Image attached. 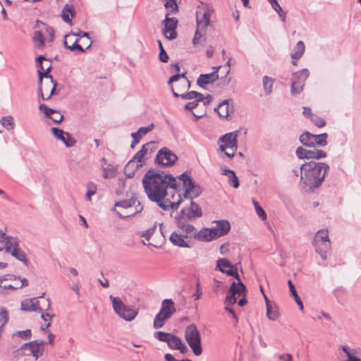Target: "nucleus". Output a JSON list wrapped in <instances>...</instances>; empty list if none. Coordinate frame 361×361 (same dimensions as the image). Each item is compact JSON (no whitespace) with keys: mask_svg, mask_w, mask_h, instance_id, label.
I'll use <instances>...</instances> for the list:
<instances>
[{"mask_svg":"<svg viewBox=\"0 0 361 361\" xmlns=\"http://www.w3.org/2000/svg\"><path fill=\"white\" fill-rule=\"evenodd\" d=\"M178 180V177L174 178L171 174L150 169L144 175L142 183L149 200L156 202L163 210L168 211L177 209L182 200L180 195H178L177 202H172L168 197V188L172 189L173 193L177 190Z\"/></svg>","mask_w":361,"mask_h":361,"instance_id":"nucleus-1","label":"nucleus"},{"mask_svg":"<svg viewBox=\"0 0 361 361\" xmlns=\"http://www.w3.org/2000/svg\"><path fill=\"white\" fill-rule=\"evenodd\" d=\"M178 178L183 184V197L190 200V205L183 208L180 212L175 216L174 220L190 223L202 216L201 207L193 201L194 198L201 195L202 188L187 173L178 176Z\"/></svg>","mask_w":361,"mask_h":361,"instance_id":"nucleus-2","label":"nucleus"},{"mask_svg":"<svg viewBox=\"0 0 361 361\" xmlns=\"http://www.w3.org/2000/svg\"><path fill=\"white\" fill-rule=\"evenodd\" d=\"M329 169V166L324 162L311 161L302 164L301 187L307 192H313L324 182Z\"/></svg>","mask_w":361,"mask_h":361,"instance_id":"nucleus-3","label":"nucleus"},{"mask_svg":"<svg viewBox=\"0 0 361 361\" xmlns=\"http://www.w3.org/2000/svg\"><path fill=\"white\" fill-rule=\"evenodd\" d=\"M216 269L221 272L226 274L228 276L235 277L238 281V286L235 282L231 283L225 301L228 305H234L237 301L235 295H238L240 296L246 288L240 279V276L237 272V267L233 265L226 258H220L216 261Z\"/></svg>","mask_w":361,"mask_h":361,"instance_id":"nucleus-4","label":"nucleus"},{"mask_svg":"<svg viewBox=\"0 0 361 361\" xmlns=\"http://www.w3.org/2000/svg\"><path fill=\"white\" fill-rule=\"evenodd\" d=\"M214 10L208 5L198 8L196 12V30L192 39L194 45H204L206 42L207 29L210 25V18Z\"/></svg>","mask_w":361,"mask_h":361,"instance_id":"nucleus-5","label":"nucleus"},{"mask_svg":"<svg viewBox=\"0 0 361 361\" xmlns=\"http://www.w3.org/2000/svg\"><path fill=\"white\" fill-rule=\"evenodd\" d=\"M176 312L175 303L171 299H165L161 302V309L153 322L154 329H161Z\"/></svg>","mask_w":361,"mask_h":361,"instance_id":"nucleus-6","label":"nucleus"},{"mask_svg":"<svg viewBox=\"0 0 361 361\" xmlns=\"http://www.w3.org/2000/svg\"><path fill=\"white\" fill-rule=\"evenodd\" d=\"M312 245L315 252L320 255L323 260H326L327 259V252L331 249L328 230L322 229L318 231L314 236Z\"/></svg>","mask_w":361,"mask_h":361,"instance_id":"nucleus-7","label":"nucleus"},{"mask_svg":"<svg viewBox=\"0 0 361 361\" xmlns=\"http://www.w3.org/2000/svg\"><path fill=\"white\" fill-rule=\"evenodd\" d=\"M184 337L193 353L197 356L200 355L202 353L201 336L195 324H190L185 328Z\"/></svg>","mask_w":361,"mask_h":361,"instance_id":"nucleus-8","label":"nucleus"},{"mask_svg":"<svg viewBox=\"0 0 361 361\" xmlns=\"http://www.w3.org/2000/svg\"><path fill=\"white\" fill-rule=\"evenodd\" d=\"M238 135L239 131L235 130L226 133L219 138V141L224 143L220 145V150L224 152L228 158H233L237 151Z\"/></svg>","mask_w":361,"mask_h":361,"instance_id":"nucleus-9","label":"nucleus"},{"mask_svg":"<svg viewBox=\"0 0 361 361\" xmlns=\"http://www.w3.org/2000/svg\"><path fill=\"white\" fill-rule=\"evenodd\" d=\"M110 299L112 301L114 311L123 319L130 322L137 315L138 310L126 305L120 298L111 295Z\"/></svg>","mask_w":361,"mask_h":361,"instance_id":"nucleus-10","label":"nucleus"},{"mask_svg":"<svg viewBox=\"0 0 361 361\" xmlns=\"http://www.w3.org/2000/svg\"><path fill=\"white\" fill-rule=\"evenodd\" d=\"M327 134L314 135L305 132L300 136V142L307 147H324L327 145Z\"/></svg>","mask_w":361,"mask_h":361,"instance_id":"nucleus-11","label":"nucleus"},{"mask_svg":"<svg viewBox=\"0 0 361 361\" xmlns=\"http://www.w3.org/2000/svg\"><path fill=\"white\" fill-rule=\"evenodd\" d=\"M310 73L307 68L293 74L291 82V94L293 95L300 94L305 85V81L309 77Z\"/></svg>","mask_w":361,"mask_h":361,"instance_id":"nucleus-12","label":"nucleus"},{"mask_svg":"<svg viewBox=\"0 0 361 361\" xmlns=\"http://www.w3.org/2000/svg\"><path fill=\"white\" fill-rule=\"evenodd\" d=\"M3 250H5L7 252H10L12 256L20 261H23V257L20 255V250L16 238L8 237L0 240V251Z\"/></svg>","mask_w":361,"mask_h":361,"instance_id":"nucleus-13","label":"nucleus"},{"mask_svg":"<svg viewBox=\"0 0 361 361\" xmlns=\"http://www.w3.org/2000/svg\"><path fill=\"white\" fill-rule=\"evenodd\" d=\"M44 341H33L24 343V355L32 356L35 360L40 357L44 350Z\"/></svg>","mask_w":361,"mask_h":361,"instance_id":"nucleus-14","label":"nucleus"},{"mask_svg":"<svg viewBox=\"0 0 361 361\" xmlns=\"http://www.w3.org/2000/svg\"><path fill=\"white\" fill-rule=\"evenodd\" d=\"M164 25L163 29V35L169 40L174 39L177 37L178 33L176 28L178 25V20L174 17H169V13H167L165 19L162 21Z\"/></svg>","mask_w":361,"mask_h":361,"instance_id":"nucleus-15","label":"nucleus"},{"mask_svg":"<svg viewBox=\"0 0 361 361\" xmlns=\"http://www.w3.org/2000/svg\"><path fill=\"white\" fill-rule=\"evenodd\" d=\"M177 160L178 157L166 147L161 148L156 156V161L164 166H172Z\"/></svg>","mask_w":361,"mask_h":361,"instance_id":"nucleus-16","label":"nucleus"},{"mask_svg":"<svg viewBox=\"0 0 361 361\" xmlns=\"http://www.w3.org/2000/svg\"><path fill=\"white\" fill-rule=\"evenodd\" d=\"M44 84L39 88L41 97L43 100L49 99L52 95L57 94L58 92L56 90L57 85L56 81L53 79L44 78Z\"/></svg>","mask_w":361,"mask_h":361,"instance_id":"nucleus-17","label":"nucleus"},{"mask_svg":"<svg viewBox=\"0 0 361 361\" xmlns=\"http://www.w3.org/2000/svg\"><path fill=\"white\" fill-rule=\"evenodd\" d=\"M37 62L39 63V69H38V75L39 81L42 83L43 78H49L51 79V75L49 74L50 71L51 69V61L47 59L45 56L40 55L37 59Z\"/></svg>","mask_w":361,"mask_h":361,"instance_id":"nucleus-18","label":"nucleus"},{"mask_svg":"<svg viewBox=\"0 0 361 361\" xmlns=\"http://www.w3.org/2000/svg\"><path fill=\"white\" fill-rule=\"evenodd\" d=\"M176 224L178 227V231L186 240L188 238H194L196 236V228L190 223L175 220Z\"/></svg>","mask_w":361,"mask_h":361,"instance_id":"nucleus-19","label":"nucleus"},{"mask_svg":"<svg viewBox=\"0 0 361 361\" xmlns=\"http://www.w3.org/2000/svg\"><path fill=\"white\" fill-rule=\"evenodd\" d=\"M51 132L54 137L62 141L66 147H71L75 145L76 141L69 133L64 132L58 128H52Z\"/></svg>","mask_w":361,"mask_h":361,"instance_id":"nucleus-20","label":"nucleus"},{"mask_svg":"<svg viewBox=\"0 0 361 361\" xmlns=\"http://www.w3.org/2000/svg\"><path fill=\"white\" fill-rule=\"evenodd\" d=\"M214 223L216 225L212 228L216 238L226 235L230 231L231 225L227 220L216 221Z\"/></svg>","mask_w":361,"mask_h":361,"instance_id":"nucleus-21","label":"nucleus"},{"mask_svg":"<svg viewBox=\"0 0 361 361\" xmlns=\"http://www.w3.org/2000/svg\"><path fill=\"white\" fill-rule=\"evenodd\" d=\"M177 81H178V85L183 87L181 89H178L180 92H185L190 88V82L185 77V73L176 74L172 75L168 81V85L170 87L173 86L172 83Z\"/></svg>","mask_w":361,"mask_h":361,"instance_id":"nucleus-22","label":"nucleus"},{"mask_svg":"<svg viewBox=\"0 0 361 361\" xmlns=\"http://www.w3.org/2000/svg\"><path fill=\"white\" fill-rule=\"evenodd\" d=\"M83 32L79 31L77 33H71L68 35H65V40H64V46L66 48L70 49L71 51H78L79 52H85V49L82 47L80 44H78V39H76L73 41V44L68 45V40L71 39V37L73 36H78L82 37V33Z\"/></svg>","mask_w":361,"mask_h":361,"instance_id":"nucleus-23","label":"nucleus"},{"mask_svg":"<svg viewBox=\"0 0 361 361\" xmlns=\"http://www.w3.org/2000/svg\"><path fill=\"white\" fill-rule=\"evenodd\" d=\"M136 206H140V202L135 198L125 200L115 203V209L116 211H126L135 208Z\"/></svg>","mask_w":361,"mask_h":361,"instance_id":"nucleus-24","label":"nucleus"},{"mask_svg":"<svg viewBox=\"0 0 361 361\" xmlns=\"http://www.w3.org/2000/svg\"><path fill=\"white\" fill-rule=\"evenodd\" d=\"M167 344L171 349L179 350L181 353L184 354L188 351L186 345L176 335L171 334Z\"/></svg>","mask_w":361,"mask_h":361,"instance_id":"nucleus-25","label":"nucleus"},{"mask_svg":"<svg viewBox=\"0 0 361 361\" xmlns=\"http://www.w3.org/2000/svg\"><path fill=\"white\" fill-rule=\"evenodd\" d=\"M229 99H225L214 109L220 117L227 118L233 112V106L229 105Z\"/></svg>","mask_w":361,"mask_h":361,"instance_id":"nucleus-26","label":"nucleus"},{"mask_svg":"<svg viewBox=\"0 0 361 361\" xmlns=\"http://www.w3.org/2000/svg\"><path fill=\"white\" fill-rule=\"evenodd\" d=\"M11 281V276H8L6 278H0V293H3V289L7 290H16L18 288H23V279L20 277L18 278V281L16 286H13L11 283H9V281Z\"/></svg>","mask_w":361,"mask_h":361,"instance_id":"nucleus-27","label":"nucleus"},{"mask_svg":"<svg viewBox=\"0 0 361 361\" xmlns=\"http://www.w3.org/2000/svg\"><path fill=\"white\" fill-rule=\"evenodd\" d=\"M219 78V74L216 71H213L209 74H201L197 80V84L202 88H204L205 85H209L214 82Z\"/></svg>","mask_w":361,"mask_h":361,"instance_id":"nucleus-28","label":"nucleus"},{"mask_svg":"<svg viewBox=\"0 0 361 361\" xmlns=\"http://www.w3.org/2000/svg\"><path fill=\"white\" fill-rule=\"evenodd\" d=\"M171 90L174 97H180L183 99H189V100L197 99V101H200V100L202 99V98H203V94L202 93L196 92V91H191L189 92H182L179 94L174 90L173 86H171Z\"/></svg>","mask_w":361,"mask_h":361,"instance_id":"nucleus-29","label":"nucleus"},{"mask_svg":"<svg viewBox=\"0 0 361 361\" xmlns=\"http://www.w3.org/2000/svg\"><path fill=\"white\" fill-rule=\"evenodd\" d=\"M169 240L175 246L188 248L190 247V245L178 231H175L171 233L169 237Z\"/></svg>","mask_w":361,"mask_h":361,"instance_id":"nucleus-30","label":"nucleus"},{"mask_svg":"<svg viewBox=\"0 0 361 361\" xmlns=\"http://www.w3.org/2000/svg\"><path fill=\"white\" fill-rule=\"evenodd\" d=\"M195 238L198 239L199 240L205 242H209L216 239V238L214 236V233L212 228H204L199 231L196 230Z\"/></svg>","mask_w":361,"mask_h":361,"instance_id":"nucleus-31","label":"nucleus"},{"mask_svg":"<svg viewBox=\"0 0 361 361\" xmlns=\"http://www.w3.org/2000/svg\"><path fill=\"white\" fill-rule=\"evenodd\" d=\"M142 166V164H138L132 159L130 160L124 168V173L128 178H133L139 168Z\"/></svg>","mask_w":361,"mask_h":361,"instance_id":"nucleus-32","label":"nucleus"},{"mask_svg":"<svg viewBox=\"0 0 361 361\" xmlns=\"http://www.w3.org/2000/svg\"><path fill=\"white\" fill-rule=\"evenodd\" d=\"M42 308L39 306L38 298L24 300V311L42 312Z\"/></svg>","mask_w":361,"mask_h":361,"instance_id":"nucleus-33","label":"nucleus"},{"mask_svg":"<svg viewBox=\"0 0 361 361\" xmlns=\"http://www.w3.org/2000/svg\"><path fill=\"white\" fill-rule=\"evenodd\" d=\"M143 207L140 204V206H136L135 208L128 209L126 211H116V214L121 219H128L134 216L137 213L142 211Z\"/></svg>","mask_w":361,"mask_h":361,"instance_id":"nucleus-34","label":"nucleus"},{"mask_svg":"<svg viewBox=\"0 0 361 361\" xmlns=\"http://www.w3.org/2000/svg\"><path fill=\"white\" fill-rule=\"evenodd\" d=\"M152 144V142H149L142 145V148L134 155L132 160L138 164H142L143 159L147 154L149 147Z\"/></svg>","mask_w":361,"mask_h":361,"instance_id":"nucleus-35","label":"nucleus"},{"mask_svg":"<svg viewBox=\"0 0 361 361\" xmlns=\"http://www.w3.org/2000/svg\"><path fill=\"white\" fill-rule=\"evenodd\" d=\"M341 348L347 357V360L345 361H361V359L357 357L358 353L357 350L344 345H341Z\"/></svg>","mask_w":361,"mask_h":361,"instance_id":"nucleus-36","label":"nucleus"},{"mask_svg":"<svg viewBox=\"0 0 361 361\" xmlns=\"http://www.w3.org/2000/svg\"><path fill=\"white\" fill-rule=\"evenodd\" d=\"M222 175L228 176L229 184L234 188H238L239 187L240 184L238 178L233 171L230 169H224L222 172Z\"/></svg>","mask_w":361,"mask_h":361,"instance_id":"nucleus-37","label":"nucleus"},{"mask_svg":"<svg viewBox=\"0 0 361 361\" xmlns=\"http://www.w3.org/2000/svg\"><path fill=\"white\" fill-rule=\"evenodd\" d=\"M305 51V44L302 41H299L293 48L290 56L294 60L301 58Z\"/></svg>","mask_w":361,"mask_h":361,"instance_id":"nucleus-38","label":"nucleus"},{"mask_svg":"<svg viewBox=\"0 0 361 361\" xmlns=\"http://www.w3.org/2000/svg\"><path fill=\"white\" fill-rule=\"evenodd\" d=\"M280 316L278 308L267 302V317L271 321L276 320Z\"/></svg>","mask_w":361,"mask_h":361,"instance_id":"nucleus-39","label":"nucleus"},{"mask_svg":"<svg viewBox=\"0 0 361 361\" xmlns=\"http://www.w3.org/2000/svg\"><path fill=\"white\" fill-rule=\"evenodd\" d=\"M274 82V78L267 76V75L263 77V78H262L263 89L267 95H269L271 93Z\"/></svg>","mask_w":361,"mask_h":361,"instance_id":"nucleus-40","label":"nucleus"},{"mask_svg":"<svg viewBox=\"0 0 361 361\" xmlns=\"http://www.w3.org/2000/svg\"><path fill=\"white\" fill-rule=\"evenodd\" d=\"M308 154L309 159H320L326 157V153L324 150L316 149L315 147L309 150Z\"/></svg>","mask_w":361,"mask_h":361,"instance_id":"nucleus-41","label":"nucleus"},{"mask_svg":"<svg viewBox=\"0 0 361 361\" xmlns=\"http://www.w3.org/2000/svg\"><path fill=\"white\" fill-rule=\"evenodd\" d=\"M70 15L73 17L74 14L72 8L66 4L62 10L61 17L63 20L68 23H71V18L69 16Z\"/></svg>","mask_w":361,"mask_h":361,"instance_id":"nucleus-42","label":"nucleus"},{"mask_svg":"<svg viewBox=\"0 0 361 361\" xmlns=\"http://www.w3.org/2000/svg\"><path fill=\"white\" fill-rule=\"evenodd\" d=\"M87 193H86V195H85V199L87 200V201H91L92 199H91V197L94 195L96 194L97 192V185L95 183H92V182H90L87 183Z\"/></svg>","mask_w":361,"mask_h":361,"instance_id":"nucleus-43","label":"nucleus"},{"mask_svg":"<svg viewBox=\"0 0 361 361\" xmlns=\"http://www.w3.org/2000/svg\"><path fill=\"white\" fill-rule=\"evenodd\" d=\"M252 203L258 216L262 220H265L267 219V214L262 207L259 205V202L255 199H252Z\"/></svg>","mask_w":361,"mask_h":361,"instance_id":"nucleus-44","label":"nucleus"},{"mask_svg":"<svg viewBox=\"0 0 361 361\" xmlns=\"http://www.w3.org/2000/svg\"><path fill=\"white\" fill-rule=\"evenodd\" d=\"M33 41L38 47L44 46V38L41 31H35L34 32Z\"/></svg>","mask_w":361,"mask_h":361,"instance_id":"nucleus-45","label":"nucleus"},{"mask_svg":"<svg viewBox=\"0 0 361 361\" xmlns=\"http://www.w3.org/2000/svg\"><path fill=\"white\" fill-rule=\"evenodd\" d=\"M157 42L159 48V59L163 63H166L169 60V56L162 45L161 40H158Z\"/></svg>","mask_w":361,"mask_h":361,"instance_id":"nucleus-46","label":"nucleus"},{"mask_svg":"<svg viewBox=\"0 0 361 361\" xmlns=\"http://www.w3.org/2000/svg\"><path fill=\"white\" fill-rule=\"evenodd\" d=\"M171 334H172L166 333V332H164V331H156L154 334V336L159 341L166 342L168 343Z\"/></svg>","mask_w":361,"mask_h":361,"instance_id":"nucleus-47","label":"nucleus"},{"mask_svg":"<svg viewBox=\"0 0 361 361\" xmlns=\"http://www.w3.org/2000/svg\"><path fill=\"white\" fill-rule=\"evenodd\" d=\"M39 110L41 111H42L44 115L46 116V117L50 118V117L52 116V115H54L56 111H58L57 110H55V109H51L49 107H48L46 104H41L39 105Z\"/></svg>","mask_w":361,"mask_h":361,"instance_id":"nucleus-48","label":"nucleus"},{"mask_svg":"<svg viewBox=\"0 0 361 361\" xmlns=\"http://www.w3.org/2000/svg\"><path fill=\"white\" fill-rule=\"evenodd\" d=\"M309 150L310 149H305L302 147H298L296 149L295 154H296L298 158L300 159H309V154H308Z\"/></svg>","mask_w":361,"mask_h":361,"instance_id":"nucleus-49","label":"nucleus"},{"mask_svg":"<svg viewBox=\"0 0 361 361\" xmlns=\"http://www.w3.org/2000/svg\"><path fill=\"white\" fill-rule=\"evenodd\" d=\"M37 24L40 23L43 27L45 29L46 32L49 35V38L48 39V42H53L54 39V30L53 27L49 26L46 23L37 21Z\"/></svg>","mask_w":361,"mask_h":361,"instance_id":"nucleus-50","label":"nucleus"},{"mask_svg":"<svg viewBox=\"0 0 361 361\" xmlns=\"http://www.w3.org/2000/svg\"><path fill=\"white\" fill-rule=\"evenodd\" d=\"M164 6L167 9L171 8L169 14L176 13L178 10V6L177 5L176 0H166V1L164 4Z\"/></svg>","mask_w":361,"mask_h":361,"instance_id":"nucleus-51","label":"nucleus"},{"mask_svg":"<svg viewBox=\"0 0 361 361\" xmlns=\"http://www.w3.org/2000/svg\"><path fill=\"white\" fill-rule=\"evenodd\" d=\"M310 119L312 123L319 128H322L326 125L325 121L316 114L311 115Z\"/></svg>","mask_w":361,"mask_h":361,"instance_id":"nucleus-52","label":"nucleus"},{"mask_svg":"<svg viewBox=\"0 0 361 361\" xmlns=\"http://www.w3.org/2000/svg\"><path fill=\"white\" fill-rule=\"evenodd\" d=\"M1 123L3 126H4L8 130L12 129L14 126L13 118L11 116H6L2 118V119L1 120Z\"/></svg>","mask_w":361,"mask_h":361,"instance_id":"nucleus-53","label":"nucleus"},{"mask_svg":"<svg viewBox=\"0 0 361 361\" xmlns=\"http://www.w3.org/2000/svg\"><path fill=\"white\" fill-rule=\"evenodd\" d=\"M155 229H156V225L148 228L145 231L140 233V235L141 237L145 238L147 240H149L150 239L151 236L154 234Z\"/></svg>","mask_w":361,"mask_h":361,"instance_id":"nucleus-54","label":"nucleus"},{"mask_svg":"<svg viewBox=\"0 0 361 361\" xmlns=\"http://www.w3.org/2000/svg\"><path fill=\"white\" fill-rule=\"evenodd\" d=\"M202 288L200 286V280L199 279L197 280L196 283V291L195 293H193L192 297L195 298V300H200L202 297Z\"/></svg>","mask_w":361,"mask_h":361,"instance_id":"nucleus-55","label":"nucleus"},{"mask_svg":"<svg viewBox=\"0 0 361 361\" xmlns=\"http://www.w3.org/2000/svg\"><path fill=\"white\" fill-rule=\"evenodd\" d=\"M154 126L153 123H151L147 127H141L138 129L137 132L139 134H140L142 136L146 135L149 132H150L153 128Z\"/></svg>","mask_w":361,"mask_h":361,"instance_id":"nucleus-56","label":"nucleus"},{"mask_svg":"<svg viewBox=\"0 0 361 361\" xmlns=\"http://www.w3.org/2000/svg\"><path fill=\"white\" fill-rule=\"evenodd\" d=\"M276 5H277V6H274L272 8L276 12H277V13L279 14L281 20L283 22H285V20H286V13L283 11L282 8L281 7V6L279 4H276Z\"/></svg>","mask_w":361,"mask_h":361,"instance_id":"nucleus-57","label":"nucleus"},{"mask_svg":"<svg viewBox=\"0 0 361 361\" xmlns=\"http://www.w3.org/2000/svg\"><path fill=\"white\" fill-rule=\"evenodd\" d=\"M229 243L226 242L219 247V252L221 255H227L229 253Z\"/></svg>","mask_w":361,"mask_h":361,"instance_id":"nucleus-58","label":"nucleus"},{"mask_svg":"<svg viewBox=\"0 0 361 361\" xmlns=\"http://www.w3.org/2000/svg\"><path fill=\"white\" fill-rule=\"evenodd\" d=\"M50 119L56 123H60L63 120V116L58 111L50 117Z\"/></svg>","mask_w":361,"mask_h":361,"instance_id":"nucleus-59","label":"nucleus"},{"mask_svg":"<svg viewBox=\"0 0 361 361\" xmlns=\"http://www.w3.org/2000/svg\"><path fill=\"white\" fill-rule=\"evenodd\" d=\"M291 173L295 177H299V176H301V165L300 166H294L293 164L291 166L290 169Z\"/></svg>","mask_w":361,"mask_h":361,"instance_id":"nucleus-60","label":"nucleus"},{"mask_svg":"<svg viewBox=\"0 0 361 361\" xmlns=\"http://www.w3.org/2000/svg\"><path fill=\"white\" fill-rule=\"evenodd\" d=\"M199 102H200V101H197V99L192 101V102H188L185 106V109L186 110L191 111L198 106Z\"/></svg>","mask_w":361,"mask_h":361,"instance_id":"nucleus-61","label":"nucleus"},{"mask_svg":"<svg viewBox=\"0 0 361 361\" xmlns=\"http://www.w3.org/2000/svg\"><path fill=\"white\" fill-rule=\"evenodd\" d=\"M212 100V96L210 94H207L206 97L203 95L202 99L200 100V102L203 103V106L206 107L207 105H209Z\"/></svg>","mask_w":361,"mask_h":361,"instance_id":"nucleus-62","label":"nucleus"},{"mask_svg":"<svg viewBox=\"0 0 361 361\" xmlns=\"http://www.w3.org/2000/svg\"><path fill=\"white\" fill-rule=\"evenodd\" d=\"M281 361H293V357L290 354H281L278 356Z\"/></svg>","mask_w":361,"mask_h":361,"instance_id":"nucleus-63","label":"nucleus"},{"mask_svg":"<svg viewBox=\"0 0 361 361\" xmlns=\"http://www.w3.org/2000/svg\"><path fill=\"white\" fill-rule=\"evenodd\" d=\"M288 285L289 287L290 295L292 296L296 295L298 293L297 290L295 288V286L293 285V283H292V281L290 280L288 281Z\"/></svg>","mask_w":361,"mask_h":361,"instance_id":"nucleus-64","label":"nucleus"}]
</instances>
